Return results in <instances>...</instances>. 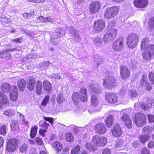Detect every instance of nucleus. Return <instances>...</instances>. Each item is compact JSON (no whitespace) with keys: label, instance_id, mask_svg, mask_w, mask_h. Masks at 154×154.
Wrapping results in <instances>:
<instances>
[{"label":"nucleus","instance_id":"4be33fe9","mask_svg":"<svg viewBox=\"0 0 154 154\" xmlns=\"http://www.w3.org/2000/svg\"><path fill=\"white\" fill-rule=\"evenodd\" d=\"M35 82V81L34 78H31L29 79L27 85V87L29 90L32 91L34 89Z\"/></svg>","mask_w":154,"mask_h":154},{"label":"nucleus","instance_id":"a211bd4d","mask_svg":"<svg viewBox=\"0 0 154 154\" xmlns=\"http://www.w3.org/2000/svg\"><path fill=\"white\" fill-rule=\"evenodd\" d=\"M80 100L83 102H85L87 100V90L85 87H82L80 90Z\"/></svg>","mask_w":154,"mask_h":154},{"label":"nucleus","instance_id":"774afa93","mask_svg":"<svg viewBox=\"0 0 154 154\" xmlns=\"http://www.w3.org/2000/svg\"><path fill=\"white\" fill-rule=\"evenodd\" d=\"M102 154H111V151L109 149H106L103 151Z\"/></svg>","mask_w":154,"mask_h":154},{"label":"nucleus","instance_id":"9b49d317","mask_svg":"<svg viewBox=\"0 0 154 154\" xmlns=\"http://www.w3.org/2000/svg\"><path fill=\"white\" fill-rule=\"evenodd\" d=\"M66 28L75 42H79L81 41V38L80 36L74 28L69 26H67Z\"/></svg>","mask_w":154,"mask_h":154},{"label":"nucleus","instance_id":"603ef678","mask_svg":"<svg viewBox=\"0 0 154 154\" xmlns=\"http://www.w3.org/2000/svg\"><path fill=\"white\" fill-rule=\"evenodd\" d=\"M35 143L37 144L42 146L43 143L42 140L39 137H37L34 139Z\"/></svg>","mask_w":154,"mask_h":154},{"label":"nucleus","instance_id":"393cba45","mask_svg":"<svg viewBox=\"0 0 154 154\" xmlns=\"http://www.w3.org/2000/svg\"><path fill=\"white\" fill-rule=\"evenodd\" d=\"M147 105H145L143 104V106L142 107L144 110L147 109L149 108L152 106H154V101L152 98H149L147 100Z\"/></svg>","mask_w":154,"mask_h":154},{"label":"nucleus","instance_id":"f8f14e48","mask_svg":"<svg viewBox=\"0 0 154 154\" xmlns=\"http://www.w3.org/2000/svg\"><path fill=\"white\" fill-rule=\"evenodd\" d=\"M93 26L94 30L97 32H99L104 28L105 21L101 20L96 21L94 22Z\"/></svg>","mask_w":154,"mask_h":154},{"label":"nucleus","instance_id":"0e129e2a","mask_svg":"<svg viewBox=\"0 0 154 154\" xmlns=\"http://www.w3.org/2000/svg\"><path fill=\"white\" fill-rule=\"evenodd\" d=\"M149 148H152L154 147V142L150 141L147 144Z\"/></svg>","mask_w":154,"mask_h":154},{"label":"nucleus","instance_id":"f257e3e1","mask_svg":"<svg viewBox=\"0 0 154 154\" xmlns=\"http://www.w3.org/2000/svg\"><path fill=\"white\" fill-rule=\"evenodd\" d=\"M94 84H90L89 87L90 89L91 93V102L92 105L94 106H97L99 103V101L96 96V95L100 92V90L99 88H97Z\"/></svg>","mask_w":154,"mask_h":154},{"label":"nucleus","instance_id":"dca6fc26","mask_svg":"<svg viewBox=\"0 0 154 154\" xmlns=\"http://www.w3.org/2000/svg\"><path fill=\"white\" fill-rule=\"evenodd\" d=\"M95 128L97 132L99 134H103L106 132V128L102 123H99L97 124L95 126Z\"/></svg>","mask_w":154,"mask_h":154},{"label":"nucleus","instance_id":"052dcab7","mask_svg":"<svg viewBox=\"0 0 154 154\" xmlns=\"http://www.w3.org/2000/svg\"><path fill=\"white\" fill-rule=\"evenodd\" d=\"M37 20L39 22H45V17H44L43 16H40L37 18Z\"/></svg>","mask_w":154,"mask_h":154},{"label":"nucleus","instance_id":"6e6552de","mask_svg":"<svg viewBox=\"0 0 154 154\" xmlns=\"http://www.w3.org/2000/svg\"><path fill=\"white\" fill-rule=\"evenodd\" d=\"M18 143V140L16 139H9L7 144L6 149L9 152H12L15 150Z\"/></svg>","mask_w":154,"mask_h":154},{"label":"nucleus","instance_id":"9d476101","mask_svg":"<svg viewBox=\"0 0 154 154\" xmlns=\"http://www.w3.org/2000/svg\"><path fill=\"white\" fill-rule=\"evenodd\" d=\"M125 42L123 40L118 39L113 43L112 48L116 51H122L124 46Z\"/></svg>","mask_w":154,"mask_h":154},{"label":"nucleus","instance_id":"5fc2aeb1","mask_svg":"<svg viewBox=\"0 0 154 154\" xmlns=\"http://www.w3.org/2000/svg\"><path fill=\"white\" fill-rule=\"evenodd\" d=\"M149 78L151 82L154 84V73L150 72L149 75Z\"/></svg>","mask_w":154,"mask_h":154},{"label":"nucleus","instance_id":"f03ea898","mask_svg":"<svg viewBox=\"0 0 154 154\" xmlns=\"http://www.w3.org/2000/svg\"><path fill=\"white\" fill-rule=\"evenodd\" d=\"M66 32L64 29L59 28L57 29L55 32L51 36L50 41L53 44L57 45L58 44L57 38L64 36Z\"/></svg>","mask_w":154,"mask_h":154},{"label":"nucleus","instance_id":"58836bf2","mask_svg":"<svg viewBox=\"0 0 154 154\" xmlns=\"http://www.w3.org/2000/svg\"><path fill=\"white\" fill-rule=\"evenodd\" d=\"M144 49L146 50L147 51L151 53L152 54H154V45H148L146 46Z\"/></svg>","mask_w":154,"mask_h":154},{"label":"nucleus","instance_id":"13d9d810","mask_svg":"<svg viewBox=\"0 0 154 154\" xmlns=\"http://www.w3.org/2000/svg\"><path fill=\"white\" fill-rule=\"evenodd\" d=\"M144 86L146 89L148 91H150L152 89V86L148 82Z\"/></svg>","mask_w":154,"mask_h":154},{"label":"nucleus","instance_id":"7ed1b4c3","mask_svg":"<svg viewBox=\"0 0 154 154\" xmlns=\"http://www.w3.org/2000/svg\"><path fill=\"white\" fill-rule=\"evenodd\" d=\"M116 30L115 29H111L107 31L104 34L103 40L106 44H109L111 42L116 36Z\"/></svg>","mask_w":154,"mask_h":154},{"label":"nucleus","instance_id":"6e6d98bb","mask_svg":"<svg viewBox=\"0 0 154 154\" xmlns=\"http://www.w3.org/2000/svg\"><path fill=\"white\" fill-rule=\"evenodd\" d=\"M44 119L45 121L49 122L51 124H52L54 122L53 118L50 117H47L44 116Z\"/></svg>","mask_w":154,"mask_h":154},{"label":"nucleus","instance_id":"cd10ccee","mask_svg":"<svg viewBox=\"0 0 154 154\" xmlns=\"http://www.w3.org/2000/svg\"><path fill=\"white\" fill-rule=\"evenodd\" d=\"M38 128V126L36 125L31 128L30 134V136L31 138H34L35 137L37 133Z\"/></svg>","mask_w":154,"mask_h":154},{"label":"nucleus","instance_id":"e2e57ef3","mask_svg":"<svg viewBox=\"0 0 154 154\" xmlns=\"http://www.w3.org/2000/svg\"><path fill=\"white\" fill-rule=\"evenodd\" d=\"M142 154H149L150 151L147 148L143 149L141 151Z\"/></svg>","mask_w":154,"mask_h":154},{"label":"nucleus","instance_id":"c9c22d12","mask_svg":"<svg viewBox=\"0 0 154 154\" xmlns=\"http://www.w3.org/2000/svg\"><path fill=\"white\" fill-rule=\"evenodd\" d=\"M152 128L149 126H146L144 127L142 130V134L149 135L152 131Z\"/></svg>","mask_w":154,"mask_h":154},{"label":"nucleus","instance_id":"69168bd1","mask_svg":"<svg viewBox=\"0 0 154 154\" xmlns=\"http://www.w3.org/2000/svg\"><path fill=\"white\" fill-rule=\"evenodd\" d=\"M46 131V130H45L44 129H41L39 131V134L40 135L44 137L45 136V133Z\"/></svg>","mask_w":154,"mask_h":154},{"label":"nucleus","instance_id":"79ce46f5","mask_svg":"<svg viewBox=\"0 0 154 154\" xmlns=\"http://www.w3.org/2000/svg\"><path fill=\"white\" fill-rule=\"evenodd\" d=\"M43 86L45 89L46 90L49 91L51 89V84L48 81H44L43 82Z\"/></svg>","mask_w":154,"mask_h":154},{"label":"nucleus","instance_id":"aec40b11","mask_svg":"<svg viewBox=\"0 0 154 154\" xmlns=\"http://www.w3.org/2000/svg\"><path fill=\"white\" fill-rule=\"evenodd\" d=\"M11 88L14 89L11 91L12 92L10 94V97L12 100L14 101H15L17 98V87L16 86L13 85L12 86Z\"/></svg>","mask_w":154,"mask_h":154},{"label":"nucleus","instance_id":"de8ad7c7","mask_svg":"<svg viewBox=\"0 0 154 154\" xmlns=\"http://www.w3.org/2000/svg\"><path fill=\"white\" fill-rule=\"evenodd\" d=\"M4 114L8 117H10L13 115L14 114V111L10 109L5 110L4 112Z\"/></svg>","mask_w":154,"mask_h":154},{"label":"nucleus","instance_id":"4c0bfd02","mask_svg":"<svg viewBox=\"0 0 154 154\" xmlns=\"http://www.w3.org/2000/svg\"><path fill=\"white\" fill-rule=\"evenodd\" d=\"M50 63L48 61L43 62L39 64V67L42 69H44L48 67Z\"/></svg>","mask_w":154,"mask_h":154},{"label":"nucleus","instance_id":"ddd939ff","mask_svg":"<svg viewBox=\"0 0 154 154\" xmlns=\"http://www.w3.org/2000/svg\"><path fill=\"white\" fill-rule=\"evenodd\" d=\"M105 98L107 102L114 103L117 102L118 97L114 93H107L105 95Z\"/></svg>","mask_w":154,"mask_h":154},{"label":"nucleus","instance_id":"4d7b16f0","mask_svg":"<svg viewBox=\"0 0 154 154\" xmlns=\"http://www.w3.org/2000/svg\"><path fill=\"white\" fill-rule=\"evenodd\" d=\"M123 141L122 140L118 141L115 145L116 148H119L121 147L123 145Z\"/></svg>","mask_w":154,"mask_h":154},{"label":"nucleus","instance_id":"1a4fd4ad","mask_svg":"<svg viewBox=\"0 0 154 154\" xmlns=\"http://www.w3.org/2000/svg\"><path fill=\"white\" fill-rule=\"evenodd\" d=\"M101 6L100 3L99 2H91L89 5V11L91 14H95L99 11Z\"/></svg>","mask_w":154,"mask_h":154},{"label":"nucleus","instance_id":"bb28decb","mask_svg":"<svg viewBox=\"0 0 154 154\" xmlns=\"http://www.w3.org/2000/svg\"><path fill=\"white\" fill-rule=\"evenodd\" d=\"M53 147L55 148V150L58 152H60L63 149L62 145L58 142L56 141L52 143Z\"/></svg>","mask_w":154,"mask_h":154},{"label":"nucleus","instance_id":"3c124183","mask_svg":"<svg viewBox=\"0 0 154 154\" xmlns=\"http://www.w3.org/2000/svg\"><path fill=\"white\" fill-rule=\"evenodd\" d=\"M0 134L3 135H5L6 134L5 126L2 125L0 127Z\"/></svg>","mask_w":154,"mask_h":154},{"label":"nucleus","instance_id":"680f3d73","mask_svg":"<svg viewBox=\"0 0 154 154\" xmlns=\"http://www.w3.org/2000/svg\"><path fill=\"white\" fill-rule=\"evenodd\" d=\"M129 93L131 97H136L137 95V93L134 91H130Z\"/></svg>","mask_w":154,"mask_h":154},{"label":"nucleus","instance_id":"473e14b6","mask_svg":"<svg viewBox=\"0 0 154 154\" xmlns=\"http://www.w3.org/2000/svg\"><path fill=\"white\" fill-rule=\"evenodd\" d=\"M148 82L147 75L143 74L140 80V86H144Z\"/></svg>","mask_w":154,"mask_h":154},{"label":"nucleus","instance_id":"ea45409f","mask_svg":"<svg viewBox=\"0 0 154 154\" xmlns=\"http://www.w3.org/2000/svg\"><path fill=\"white\" fill-rule=\"evenodd\" d=\"M128 64L133 69L136 68L137 62L134 59H131L128 61Z\"/></svg>","mask_w":154,"mask_h":154},{"label":"nucleus","instance_id":"a18cd8bd","mask_svg":"<svg viewBox=\"0 0 154 154\" xmlns=\"http://www.w3.org/2000/svg\"><path fill=\"white\" fill-rule=\"evenodd\" d=\"M65 98L63 94H59L57 96V102L58 103H62L65 101Z\"/></svg>","mask_w":154,"mask_h":154},{"label":"nucleus","instance_id":"f3484780","mask_svg":"<svg viewBox=\"0 0 154 154\" xmlns=\"http://www.w3.org/2000/svg\"><path fill=\"white\" fill-rule=\"evenodd\" d=\"M148 3L147 0H134V4L136 7L143 8L146 7Z\"/></svg>","mask_w":154,"mask_h":154},{"label":"nucleus","instance_id":"a878e982","mask_svg":"<svg viewBox=\"0 0 154 154\" xmlns=\"http://www.w3.org/2000/svg\"><path fill=\"white\" fill-rule=\"evenodd\" d=\"M26 82L23 79H21L18 82V87L20 91H23L24 90L26 85Z\"/></svg>","mask_w":154,"mask_h":154},{"label":"nucleus","instance_id":"37998d69","mask_svg":"<svg viewBox=\"0 0 154 154\" xmlns=\"http://www.w3.org/2000/svg\"><path fill=\"white\" fill-rule=\"evenodd\" d=\"M93 42L96 45L99 46L102 43V40L101 38L97 37L94 40Z\"/></svg>","mask_w":154,"mask_h":154},{"label":"nucleus","instance_id":"7c9ffc66","mask_svg":"<svg viewBox=\"0 0 154 154\" xmlns=\"http://www.w3.org/2000/svg\"><path fill=\"white\" fill-rule=\"evenodd\" d=\"M43 88L42 84L40 81H38L36 82V91L38 95H40Z\"/></svg>","mask_w":154,"mask_h":154},{"label":"nucleus","instance_id":"338daca9","mask_svg":"<svg viewBox=\"0 0 154 154\" xmlns=\"http://www.w3.org/2000/svg\"><path fill=\"white\" fill-rule=\"evenodd\" d=\"M149 121L151 122H154V116L149 115L148 116Z\"/></svg>","mask_w":154,"mask_h":154},{"label":"nucleus","instance_id":"20e7f679","mask_svg":"<svg viewBox=\"0 0 154 154\" xmlns=\"http://www.w3.org/2000/svg\"><path fill=\"white\" fill-rule=\"evenodd\" d=\"M146 116L143 114L138 112L136 113L134 116V122L138 127L143 126L146 123Z\"/></svg>","mask_w":154,"mask_h":154},{"label":"nucleus","instance_id":"5701e85b","mask_svg":"<svg viewBox=\"0 0 154 154\" xmlns=\"http://www.w3.org/2000/svg\"><path fill=\"white\" fill-rule=\"evenodd\" d=\"M0 101L7 106L9 104L8 100L6 96L0 91Z\"/></svg>","mask_w":154,"mask_h":154},{"label":"nucleus","instance_id":"412c9836","mask_svg":"<svg viewBox=\"0 0 154 154\" xmlns=\"http://www.w3.org/2000/svg\"><path fill=\"white\" fill-rule=\"evenodd\" d=\"M12 86L8 83H5L3 84L1 86V88L4 93L12 91L14 88H11Z\"/></svg>","mask_w":154,"mask_h":154},{"label":"nucleus","instance_id":"f704fd0d","mask_svg":"<svg viewBox=\"0 0 154 154\" xmlns=\"http://www.w3.org/2000/svg\"><path fill=\"white\" fill-rule=\"evenodd\" d=\"M28 145L23 143L20 146L19 151L22 153H25L28 150Z\"/></svg>","mask_w":154,"mask_h":154},{"label":"nucleus","instance_id":"2eb2a0df","mask_svg":"<svg viewBox=\"0 0 154 154\" xmlns=\"http://www.w3.org/2000/svg\"><path fill=\"white\" fill-rule=\"evenodd\" d=\"M121 75L122 78L125 79L130 76V70L126 66H123L120 68Z\"/></svg>","mask_w":154,"mask_h":154},{"label":"nucleus","instance_id":"72a5a7b5","mask_svg":"<svg viewBox=\"0 0 154 154\" xmlns=\"http://www.w3.org/2000/svg\"><path fill=\"white\" fill-rule=\"evenodd\" d=\"M7 57L8 59H10L11 57V55L5 51L0 52V58H3Z\"/></svg>","mask_w":154,"mask_h":154},{"label":"nucleus","instance_id":"a19ab883","mask_svg":"<svg viewBox=\"0 0 154 154\" xmlns=\"http://www.w3.org/2000/svg\"><path fill=\"white\" fill-rule=\"evenodd\" d=\"M101 137H99L98 135H95L93 136L92 138V141L94 143L97 145L99 146V142L100 140Z\"/></svg>","mask_w":154,"mask_h":154},{"label":"nucleus","instance_id":"c03bdc74","mask_svg":"<svg viewBox=\"0 0 154 154\" xmlns=\"http://www.w3.org/2000/svg\"><path fill=\"white\" fill-rule=\"evenodd\" d=\"M99 142L100 144H99V146H104L106 143L107 140L106 137H101L100 138V141Z\"/></svg>","mask_w":154,"mask_h":154},{"label":"nucleus","instance_id":"39448f33","mask_svg":"<svg viewBox=\"0 0 154 154\" xmlns=\"http://www.w3.org/2000/svg\"><path fill=\"white\" fill-rule=\"evenodd\" d=\"M138 42L137 35L135 33H131L128 36L126 43L129 48H133L137 45Z\"/></svg>","mask_w":154,"mask_h":154},{"label":"nucleus","instance_id":"c85d7f7f","mask_svg":"<svg viewBox=\"0 0 154 154\" xmlns=\"http://www.w3.org/2000/svg\"><path fill=\"white\" fill-rule=\"evenodd\" d=\"M114 121V116L110 115L105 120V122L108 127H110L112 125Z\"/></svg>","mask_w":154,"mask_h":154},{"label":"nucleus","instance_id":"e433bc0d","mask_svg":"<svg viewBox=\"0 0 154 154\" xmlns=\"http://www.w3.org/2000/svg\"><path fill=\"white\" fill-rule=\"evenodd\" d=\"M149 42V39L147 38H143L142 41L141 45V49H143L146 47V46L148 45V43Z\"/></svg>","mask_w":154,"mask_h":154},{"label":"nucleus","instance_id":"09e8293b","mask_svg":"<svg viewBox=\"0 0 154 154\" xmlns=\"http://www.w3.org/2000/svg\"><path fill=\"white\" fill-rule=\"evenodd\" d=\"M66 139L67 141L71 142L73 140L72 135L70 133H68L66 134Z\"/></svg>","mask_w":154,"mask_h":154},{"label":"nucleus","instance_id":"49530a36","mask_svg":"<svg viewBox=\"0 0 154 154\" xmlns=\"http://www.w3.org/2000/svg\"><path fill=\"white\" fill-rule=\"evenodd\" d=\"M80 146H77L75 147L72 148L71 150V153L72 154H78L80 150Z\"/></svg>","mask_w":154,"mask_h":154},{"label":"nucleus","instance_id":"864d4df0","mask_svg":"<svg viewBox=\"0 0 154 154\" xmlns=\"http://www.w3.org/2000/svg\"><path fill=\"white\" fill-rule=\"evenodd\" d=\"M85 146L87 149L90 151L94 150L93 146L90 143H87L85 145Z\"/></svg>","mask_w":154,"mask_h":154},{"label":"nucleus","instance_id":"8fccbe9b","mask_svg":"<svg viewBox=\"0 0 154 154\" xmlns=\"http://www.w3.org/2000/svg\"><path fill=\"white\" fill-rule=\"evenodd\" d=\"M149 26L150 30H152L154 29V17L150 19L149 23Z\"/></svg>","mask_w":154,"mask_h":154},{"label":"nucleus","instance_id":"bf43d9fd","mask_svg":"<svg viewBox=\"0 0 154 154\" xmlns=\"http://www.w3.org/2000/svg\"><path fill=\"white\" fill-rule=\"evenodd\" d=\"M48 100L49 97L48 96L45 97L42 102V106L45 105L48 102Z\"/></svg>","mask_w":154,"mask_h":154},{"label":"nucleus","instance_id":"b1692460","mask_svg":"<svg viewBox=\"0 0 154 154\" xmlns=\"http://www.w3.org/2000/svg\"><path fill=\"white\" fill-rule=\"evenodd\" d=\"M142 55L144 60H149L154 56V54L144 49Z\"/></svg>","mask_w":154,"mask_h":154},{"label":"nucleus","instance_id":"423d86ee","mask_svg":"<svg viewBox=\"0 0 154 154\" xmlns=\"http://www.w3.org/2000/svg\"><path fill=\"white\" fill-rule=\"evenodd\" d=\"M103 85L106 88L111 89L116 85L115 78L112 75L107 76L104 80Z\"/></svg>","mask_w":154,"mask_h":154},{"label":"nucleus","instance_id":"4468645a","mask_svg":"<svg viewBox=\"0 0 154 154\" xmlns=\"http://www.w3.org/2000/svg\"><path fill=\"white\" fill-rule=\"evenodd\" d=\"M112 133L114 137H118L121 136L122 134V130L118 124L115 125L113 129L112 130Z\"/></svg>","mask_w":154,"mask_h":154},{"label":"nucleus","instance_id":"2f4dec72","mask_svg":"<svg viewBox=\"0 0 154 154\" xmlns=\"http://www.w3.org/2000/svg\"><path fill=\"white\" fill-rule=\"evenodd\" d=\"M80 99V95L78 92H74L72 95V100L75 104H77Z\"/></svg>","mask_w":154,"mask_h":154},{"label":"nucleus","instance_id":"c756f323","mask_svg":"<svg viewBox=\"0 0 154 154\" xmlns=\"http://www.w3.org/2000/svg\"><path fill=\"white\" fill-rule=\"evenodd\" d=\"M140 141L143 143H145L149 139L150 137L149 135H140L139 137Z\"/></svg>","mask_w":154,"mask_h":154},{"label":"nucleus","instance_id":"0eeeda50","mask_svg":"<svg viewBox=\"0 0 154 154\" xmlns=\"http://www.w3.org/2000/svg\"><path fill=\"white\" fill-rule=\"evenodd\" d=\"M119 10L118 7L116 6L108 8L106 9L104 14L105 17L108 18L113 17L117 14Z\"/></svg>","mask_w":154,"mask_h":154},{"label":"nucleus","instance_id":"6ab92c4d","mask_svg":"<svg viewBox=\"0 0 154 154\" xmlns=\"http://www.w3.org/2000/svg\"><path fill=\"white\" fill-rule=\"evenodd\" d=\"M122 118L124 121L126 126L128 128H131L132 126L131 121L128 116L126 114H125Z\"/></svg>","mask_w":154,"mask_h":154}]
</instances>
